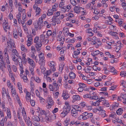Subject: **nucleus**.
<instances>
[{"mask_svg":"<svg viewBox=\"0 0 126 126\" xmlns=\"http://www.w3.org/2000/svg\"><path fill=\"white\" fill-rule=\"evenodd\" d=\"M97 110L99 111H101L102 113H104L105 112V111L102 108L99 106H98V108L97 109Z\"/></svg>","mask_w":126,"mask_h":126,"instance_id":"obj_38","label":"nucleus"},{"mask_svg":"<svg viewBox=\"0 0 126 126\" xmlns=\"http://www.w3.org/2000/svg\"><path fill=\"white\" fill-rule=\"evenodd\" d=\"M5 21V22H4L2 24V26L5 32H7L6 29H10V26L8 25V22H6V20Z\"/></svg>","mask_w":126,"mask_h":126,"instance_id":"obj_5","label":"nucleus"},{"mask_svg":"<svg viewBox=\"0 0 126 126\" xmlns=\"http://www.w3.org/2000/svg\"><path fill=\"white\" fill-rule=\"evenodd\" d=\"M30 85L31 86V88H32V89L33 90V88L34 87V84L31 81L30 82Z\"/></svg>","mask_w":126,"mask_h":126,"instance_id":"obj_62","label":"nucleus"},{"mask_svg":"<svg viewBox=\"0 0 126 126\" xmlns=\"http://www.w3.org/2000/svg\"><path fill=\"white\" fill-rule=\"evenodd\" d=\"M119 106L118 103H114L113 105H111L110 106V109L111 110H113L117 108Z\"/></svg>","mask_w":126,"mask_h":126,"instance_id":"obj_11","label":"nucleus"},{"mask_svg":"<svg viewBox=\"0 0 126 126\" xmlns=\"http://www.w3.org/2000/svg\"><path fill=\"white\" fill-rule=\"evenodd\" d=\"M44 66H40V68L41 69V72L42 73H44L45 71L46 70V68L44 67Z\"/></svg>","mask_w":126,"mask_h":126,"instance_id":"obj_49","label":"nucleus"},{"mask_svg":"<svg viewBox=\"0 0 126 126\" xmlns=\"http://www.w3.org/2000/svg\"><path fill=\"white\" fill-rule=\"evenodd\" d=\"M3 14L1 13V15L0 16V24H1L3 22Z\"/></svg>","mask_w":126,"mask_h":126,"instance_id":"obj_53","label":"nucleus"},{"mask_svg":"<svg viewBox=\"0 0 126 126\" xmlns=\"http://www.w3.org/2000/svg\"><path fill=\"white\" fill-rule=\"evenodd\" d=\"M52 22L55 23V25L56 23L57 24H59L61 23V21L59 17H57V16H53L52 19Z\"/></svg>","mask_w":126,"mask_h":126,"instance_id":"obj_6","label":"nucleus"},{"mask_svg":"<svg viewBox=\"0 0 126 126\" xmlns=\"http://www.w3.org/2000/svg\"><path fill=\"white\" fill-rule=\"evenodd\" d=\"M19 123L21 126H25V124L22 119L19 120Z\"/></svg>","mask_w":126,"mask_h":126,"instance_id":"obj_64","label":"nucleus"},{"mask_svg":"<svg viewBox=\"0 0 126 126\" xmlns=\"http://www.w3.org/2000/svg\"><path fill=\"white\" fill-rule=\"evenodd\" d=\"M63 108L69 111L71 109L70 106L69 105L68 103H66L65 105L64 106Z\"/></svg>","mask_w":126,"mask_h":126,"instance_id":"obj_22","label":"nucleus"},{"mask_svg":"<svg viewBox=\"0 0 126 126\" xmlns=\"http://www.w3.org/2000/svg\"><path fill=\"white\" fill-rule=\"evenodd\" d=\"M74 108H75V109H76L77 112H81V109L77 105H75L74 106Z\"/></svg>","mask_w":126,"mask_h":126,"instance_id":"obj_39","label":"nucleus"},{"mask_svg":"<svg viewBox=\"0 0 126 126\" xmlns=\"http://www.w3.org/2000/svg\"><path fill=\"white\" fill-rule=\"evenodd\" d=\"M71 115L75 118H76L78 116V112L76 109L74 108L71 110Z\"/></svg>","mask_w":126,"mask_h":126,"instance_id":"obj_7","label":"nucleus"},{"mask_svg":"<svg viewBox=\"0 0 126 126\" xmlns=\"http://www.w3.org/2000/svg\"><path fill=\"white\" fill-rule=\"evenodd\" d=\"M51 73V71L50 70L47 71L45 73V75L47 77V76H49Z\"/></svg>","mask_w":126,"mask_h":126,"instance_id":"obj_34","label":"nucleus"},{"mask_svg":"<svg viewBox=\"0 0 126 126\" xmlns=\"http://www.w3.org/2000/svg\"><path fill=\"white\" fill-rule=\"evenodd\" d=\"M82 9L83 10H84V8L80 7L79 6H75L74 7V12L76 13L79 14L80 12V10Z\"/></svg>","mask_w":126,"mask_h":126,"instance_id":"obj_8","label":"nucleus"},{"mask_svg":"<svg viewBox=\"0 0 126 126\" xmlns=\"http://www.w3.org/2000/svg\"><path fill=\"white\" fill-rule=\"evenodd\" d=\"M63 65H61L59 66V70L60 72H62L63 68Z\"/></svg>","mask_w":126,"mask_h":126,"instance_id":"obj_59","label":"nucleus"},{"mask_svg":"<svg viewBox=\"0 0 126 126\" xmlns=\"http://www.w3.org/2000/svg\"><path fill=\"white\" fill-rule=\"evenodd\" d=\"M17 87L18 89L19 90V92L20 93H23L22 91V86L21 85V83L20 82H18L17 84Z\"/></svg>","mask_w":126,"mask_h":126,"instance_id":"obj_21","label":"nucleus"},{"mask_svg":"<svg viewBox=\"0 0 126 126\" xmlns=\"http://www.w3.org/2000/svg\"><path fill=\"white\" fill-rule=\"evenodd\" d=\"M98 98V97L97 96L93 95L92 96H91L90 98V99L93 100L94 99L95 100H97Z\"/></svg>","mask_w":126,"mask_h":126,"instance_id":"obj_48","label":"nucleus"},{"mask_svg":"<svg viewBox=\"0 0 126 126\" xmlns=\"http://www.w3.org/2000/svg\"><path fill=\"white\" fill-rule=\"evenodd\" d=\"M24 120L28 126H32V122L29 120L24 119Z\"/></svg>","mask_w":126,"mask_h":126,"instance_id":"obj_20","label":"nucleus"},{"mask_svg":"<svg viewBox=\"0 0 126 126\" xmlns=\"http://www.w3.org/2000/svg\"><path fill=\"white\" fill-rule=\"evenodd\" d=\"M22 16V19L23 20V22H25L26 21L25 20L26 17V14L25 13H23Z\"/></svg>","mask_w":126,"mask_h":126,"instance_id":"obj_55","label":"nucleus"},{"mask_svg":"<svg viewBox=\"0 0 126 126\" xmlns=\"http://www.w3.org/2000/svg\"><path fill=\"white\" fill-rule=\"evenodd\" d=\"M15 55L12 53H11V56L12 60L14 62H17V63L18 64V59L17 58H16V57Z\"/></svg>","mask_w":126,"mask_h":126,"instance_id":"obj_13","label":"nucleus"},{"mask_svg":"<svg viewBox=\"0 0 126 126\" xmlns=\"http://www.w3.org/2000/svg\"><path fill=\"white\" fill-rule=\"evenodd\" d=\"M69 121L68 119V120L66 119L63 122V124L65 126H66L68 125L69 123Z\"/></svg>","mask_w":126,"mask_h":126,"instance_id":"obj_54","label":"nucleus"},{"mask_svg":"<svg viewBox=\"0 0 126 126\" xmlns=\"http://www.w3.org/2000/svg\"><path fill=\"white\" fill-rule=\"evenodd\" d=\"M17 30L19 35L20 36V37H22V30L21 28L20 27L18 28Z\"/></svg>","mask_w":126,"mask_h":126,"instance_id":"obj_37","label":"nucleus"},{"mask_svg":"<svg viewBox=\"0 0 126 126\" xmlns=\"http://www.w3.org/2000/svg\"><path fill=\"white\" fill-rule=\"evenodd\" d=\"M55 63L54 61H51L50 63L49 64V66L51 67L55 66Z\"/></svg>","mask_w":126,"mask_h":126,"instance_id":"obj_58","label":"nucleus"},{"mask_svg":"<svg viewBox=\"0 0 126 126\" xmlns=\"http://www.w3.org/2000/svg\"><path fill=\"white\" fill-rule=\"evenodd\" d=\"M11 51L12 52L13 54V53L14 54V55H17V54H18L17 53V52L16 50V49H13Z\"/></svg>","mask_w":126,"mask_h":126,"instance_id":"obj_42","label":"nucleus"},{"mask_svg":"<svg viewBox=\"0 0 126 126\" xmlns=\"http://www.w3.org/2000/svg\"><path fill=\"white\" fill-rule=\"evenodd\" d=\"M123 110L121 108L119 109L116 111L117 114L119 115H120L122 113Z\"/></svg>","mask_w":126,"mask_h":126,"instance_id":"obj_29","label":"nucleus"},{"mask_svg":"<svg viewBox=\"0 0 126 126\" xmlns=\"http://www.w3.org/2000/svg\"><path fill=\"white\" fill-rule=\"evenodd\" d=\"M126 94H122L121 95V97L123 99H124V101H126Z\"/></svg>","mask_w":126,"mask_h":126,"instance_id":"obj_56","label":"nucleus"},{"mask_svg":"<svg viewBox=\"0 0 126 126\" xmlns=\"http://www.w3.org/2000/svg\"><path fill=\"white\" fill-rule=\"evenodd\" d=\"M51 35L53 38L54 39L56 36V30H54L52 32L51 30H48L47 31V36L49 37Z\"/></svg>","mask_w":126,"mask_h":126,"instance_id":"obj_2","label":"nucleus"},{"mask_svg":"<svg viewBox=\"0 0 126 126\" xmlns=\"http://www.w3.org/2000/svg\"><path fill=\"white\" fill-rule=\"evenodd\" d=\"M9 72V75L10 77H11L12 80L13 82L15 81V79L14 76V75L12 73V71L10 72Z\"/></svg>","mask_w":126,"mask_h":126,"instance_id":"obj_26","label":"nucleus"},{"mask_svg":"<svg viewBox=\"0 0 126 126\" xmlns=\"http://www.w3.org/2000/svg\"><path fill=\"white\" fill-rule=\"evenodd\" d=\"M80 53V51H74L73 56L74 58H77L78 56V55Z\"/></svg>","mask_w":126,"mask_h":126,"instance_id":"obj_15","label":"nucleus"},{"mask_svg":"<svg viewBox=\"0 0 126 126\" xmlns=\"http://www.w3.org/2000/svg\"><path fill=\"white\" fill-rule=\"evenodd\" d=\"M47 100L48 105L51 106L53 105L54 102L51 98L48 97Z\"/></svg>","mask_w":126,"mask_h":126,"instance_id":"obj_10","label":"nucleus"},{"mask_svg":"<svg viewBox=\"0 0 126 126\" xmlns=\"http://www.w3.org/2000/svg\"><path fill=\"white\" fill-rule=\"evenodd\" d=\"M70 2L71 4L74 6H75L77 5V2L75 0H70Z\"/></svg>","mask_w":126,"mask_h":126,"instance_id":"obj_41","label":"nucleus"},{"mask_svg":"<svg viewBox=\"0 0 126 126\" xmlns=\"http://www.w3.org/2000/svg\"><path fill=\"white\" fill-rule=\"evenodd\" d=\"M17 117L18 119H19V120H22V118L20 116V113L19 111H18L17 112Z\"/></svg>","mask_w":126,"mask_h":126,"instance_id":"obj_57","label":"nucleus"},{"mask_svg":"<svg viewBox=\"0 0 126 126\" xmlns=\"http://www.w3.org/2000/svg\"><path fill=\"white\" fill-rule=\"evenodd\" d=\"M38 56L39 58V59H42V60H43L45 58L44 54L42 52L39 54Z\"/></svg>","mask_w":126,"mask_h":126,"instance_id":"obj_28","label":"nucleus"},{"mask_svg":"<svg viewBox=\"0 0 126 126\" xmlns=\"http://www.w3.org/2000/svg\"><path fill=\"white\" fill-rule=\"evenodd\" d=\"M26 55L25 53H24L22 55V58L21 61L24 64L26 63L27 61V59L26 58Z\"/></svg>","mask_w":126,"mask_h":126,"instance_id":"obj_14","label":"nucleus"},{"mask_svg":"<svg viewBox=\"0 0 126 126\" xmlns=\"http://www.w3.org/2000/svg\"><path fill=\"white\" fill-rule=\"evenodd\" d=\"M43 19L42 18L40 17L38 20V22L41 24V23H42L43 22Z\"/></svg>","mask_w":126,"mask_h":126,"instance_id":"obj_63","label":"nucleus"},{"mask_svg":"<svg viewBox=\"0 0 126 126\" xmlns=\"http://www.w3.org/2000/svg\"><path fill=\"white\" fill-rule=\"evenodd\" d=\"M21 2L22 4H25V3H29L30 2L29 0H23V1H21Z\"/></svg>","mask_w":126,"mask_h":126,"instance_id":"obj_60","label":"nucleus"},{"mask_svg":"<svg viewBox=\"0 0 126 126\" xmlns=\"http://www.w3.org/2000/svg\"><path fill=\"white\" fill-rule=\"evenodd\" d=\"M79 87L81 88H82L83 89L86 87V85L83 83H79Z\"/></svg>","mask_w":126,"mask_h":126,"instance_id":"obj_44","label":"nucleus"},{"mask_svg":"<svg viewBox=\"0 0 126 126\" xmlns=\"http://www.w3.org/2000/svg\"><path fill=\"white\" fill-rule=\"evenodd\" d=\"M27 60L28 63L31 66L35 67V63L32 59L29 57L27 58Z\"/></svg>","mask_w":126,"mask_h":126,"instance_id":"obj_9","label":"nucleus"},{"mask_svg":"<svg viewBox=\"0 0 126 126\" xmlns=\"http://www.w3.org/2000/svg\"><path fill=\"white\" fill-rule=\"evenodd\" d=\"M42 0H35V4H40L42 2Z\"/></svg>","mask_w":126,"mask_h":126,"instance_id":"obj_52","label":"nucleus"},{"mask_svg":"<svg viewBox=\"0 0 126 126\" xmlns=\"http://www.w3.org/2000/svg\"><path fill=\"white\" fill-rule=\"evenodd\" d=\"M99 104V103L98 101H97L95 102H92V103L91 105L92 106H97Z\"/></svg>","mask_w":126,"mask_h":126,"instance_id":"obj_46","label":"nucleus"},{"mask_svg":"<svg viewBox=\"0 0 126 126\" xmlns=\"http://www.w3.org/2000/svg\"><path fill=\"white\" fill-rule=\"evenodd\" d=\"M21 50L25 52H27V49L24 47V46L23 45H22L21 47Z\"/></svg>","mask_w":126,"mask_h":126,"instance_id":"obj_35","label":"nucleus"},{"mask_svg":"<svg viewBox=\"0 0 126 126\" xmlns=\"http://www.w3.org/2000/svg\"><path fill=\"white\" fill-rule=\"evenodd\" d=\"M39 121H34L33 122V124L35 125V126H43L41 124L39 123Z\"/></svg>","mask_w":126,"mask_h":126,"instance_id":"obj_24","label":"nucleus"},{"mask_svg":"<svg viewBox=\"0 0 126 126\" xmlns=\"http://www.w3.org/2000/svg\"><path fill=\"white\" fill-rule=\"evenodd\" d=\"M35 67H33L32 66H29V69L30 71L31 72V74L33 76L34 75V72H33L34 70L33 68Z\"/></svg>","mask_w":126,"mask_h":126,"instance_id":"obj_25","label":"nucleus"},{"mask_svg":"<svg viewBox=\"0 0 126 126\" xmlns=\"http://www.w3.org/2000/svg\"><path fill=\"white\" fill-rule=\"evenodd\" d=\"M1 93L2 94V96L4 97L5 96V94H7V93H6V90L4 88H2Z\"/></svg>","mask_w":126,"mask_h":126,"instance_id":"obj_30","label":"nucleus"},{"mask_svg":"<svg viewBox=\"0 0 126 126\" xmlns=\"http://www.w3.org/2000/svg\"><path fill=\"white\" fill-rule=\"evenodd\" d=\"M41 24L38 22H35L34 24V26L35 28H37L40 26Z\"/></svg>","mask_w":126,"mask_h":126,"instance_id":"obj_43","label":"nucleus"},{"mask_svg":"<svg viewBox=\"0 0 126 126\" xmlns=\"http://www.w3.org/2000/svg\"><path fill=\"white\" fill-rule=\"evenodd\" d=\"M11 92L12 95L13 96H14L16 93V90L15 89H14L13 88V87L11 86Z\"/></svg>","mask_w":126,"mask_h":126,"instance_id":"obj_36","label":"nucleus"},{"mask_svg":"<svg viewBox=\"0 0 126 126\" xmlns=\"http://www.w3.org/2000/svg\"><path fill=\"white\" fill-rule=\"evenodd\" d=\"M58 88L59 87L58 84H49V89H50V91H56Z\"/></svg>","mask_w":126,"mask_h":126,"instance_id":"obj_4","label":"nucleus"},{"mask_svg":"<svg viewBox=\"0 0 126 126\" xmlns=\"http://www.w3.org/2000/svg\"><path fill=\"white\" fill-rule=\"evenodd\" d=\"M110 117H111L112 118H114L116 117L117 115L115 112H112L110 114Z\"/></svg>","mask_w":126,"mask_h":126,"instance_id":"obj_51","label":"nucleus"},{"mask_svg":"<svg viewBox=\"0 0 126 126\" xmlns=\"http://www.w3.org/2000/svg\"><path fill=\"white\" fill-rule=\"evenodd\" d=\"M20 67V70L21 73L22 74L24 72V71L23 70V65L22 63L21 64H19Z\"/></svg>","mask_w":126,"mask_h":126,"instance_id":"obj_40","label":"nucleus"},{"mask_svg":"<svg viewBox=\"0 0 126 126\" xmlns=\"http://www.w3.org/2000/svg\"><path fill=\"white\" fill-rule=\"evenodd\" d=\"M69 76L70 79H74L75 78L76 75L73 72H70L69 73Z\"/></svg>","mask_w":126,"mask_h":126,"instance_id":"obj_19","label":"nucleus"},{"mask_svg":"<svg viewBox=\"0 0 126 126\" xmlns=\"http://www.w3.org/2000/svg\"><path fill=\"white\" fill-rule=\"evenodd\" d=\"M63 32L64 35L66 33H68L69 32L68 29L67 28L64 27L63 30Z\"/></svg>","mask_w":126,"mask_h":126,"instance_id":"obj_33","label":"nucleus"},{"mask_svg":"<svg viewBox=\"0 0 126 126\" xmlns=\"http://www.w3.org/2000/svg\"><path fill=\"white\" fill-rule=\"evenodd\" d=\"M34 42L36 43L35 46L36 50L39 51L41 49V47L42 45V43L41 41L39 40L38 37L36 36L35 37L34 40Z\"/></svg>","mask_w":126,"mask_h":126,"instance_id":"obj_1","label":"nucleus"},{"mask_svg":"<svg viewBox=\"0 0 126 126\" xmlns=\"http://www.w3.org/2000/svg\"><path fill=\"white\" fill-rule=\"evenodd\" d=\"M41 11V10L39 7H37L35 11L36 13L35 16H39L40 14V12Z\"/></svg>","mask_w":126,"mask_h":126,"instance_id":"obj_17","label":"nucleus"},{"mask_svg":"<svg viewBox=\"0 0 126 126\" xmlns=\"http://www.w3.org/2000/svg\"><path fill=\"white\" fill-rule=\"evenodd\" d=\"M109 34L112 36H115L117 34V33L116 32H114L111 31L109 32Z\"/></svg>","mask_w":126,"mask_h":126,"instance_id":"obj_50","label":"nucleus"},{"mask_svg":"<svg viewBox=\"0 0 126 126\" xmlns=\"http://www.w3.org/2000/svg\"><path fill=\"white\" fill-rule=\"evenodd\" d=\"M6 68V64L4 61L3 60H0V69L3 73H4Z\"/></svg>","mask_w":126,"mask_h":126,"instance_id":"obj_3","label":"nucleus"},{"mask_svg":"<svg viewBox=\"0 0 126 126\" xmlns=\"http://www.w3.org/2000/svg\"><path fill=\"white\" fill-rule=\"evenodd\" d=\"M45 35H44V34H41L40 35V41H42V42L43 41V40H44V38L46 37V38H47V37L46 36V37H45Z\"/></svg>","mask_w":126,"mask_h":126,"instance_id":"obj_31","label":"nucleus"},{"mask_svg":"<svg viewBox=\"0 0 126 126\" xmlns=\"http://www.w3.org/2000/svg\"><path fill=\"white\" fill-rule=\"evenodd\" d=\"M33 78L35 81L37 83H39L40 82L41 79L38 77L36 76Z\"/></svg>","mask_w":126,"mask_h":126,"instance_id":"obj_32","label":"nucleus"},{"mask_svg":"<svg viewBox=\"0 0 126 126\" xmlns=\"http://www.w3.org/2000/svg\"><path fill=\"white\" fill-rule=\"evenodd\" d=\"M72 102H74L77 100H79L80 99V97L78 95H74L73 96Z\"/></svg>","mask_w":126,"mask_h":126,"instance_id":"obj_12","label":"nucleus"},{"mask_svg":"<svg viewBox=\"0 0 126 126\" xmlns=\"http://www.w3.org/2000/svg\"><path fill=\"white\" fill-rule=\"evenodd\" d=\"M7 114L8 117L10 119H11V113L10 110L8 109L7 110Z\"/></svg>","mask_w":126,"mask_h":126,"instance_id":"obj_27","label":"nucleus"},{"mask_svg":"<svg viewBox=\"0 0 126 126\" xmlns=\"http://www.w3.org/2000/svg\"><path fill=\"white\" fill-rule=\"evenodd\" d=\"M56 10H53V9H50L48 10L47 15V16H50L52 15L54 12L56 11Z\"/></svg>","mask_w":126,"mask_h":126,"instance_id":"obj_16","label":"nucleus"},{"mask_svg":"<svg viewBox=\"0 0 126 126\" xmlns=\"http://www.w3.org/2000/svg\"><path fill=\"white\" fill-rule=\"evenodd\" d=\"M91 97V95L89 94H86L84 95L83 96V98L85 99H87V98H89L90 99V98Z\"/></svg>","mask_w":126,"mask_h":126,"instance_id":"obj_45","label":"nucleus"},{"mask_svg":"<svg viewBox=\"0 0 126 126\" xmlns=\"http://www.w3.org/2000/svg\"><path fill=\"white\" fill-rule=\"evenodd\" d=\"M120 75L122 77H126V71H123L121 72Z\"/></svg>","mask_w":126,"mask_h":126,"instance_id":"obj_47","label":"nucleus"},{"mask_svg":"<svg viewBox=\"0 0 126 126\" xmlns=\"http://www.w3.org/2000/svg\"><path fill=\"white\" fill-rule=\"evenodd\" d=\"M32 122H34V121H40V119L38 116L34 115L32 117Z\"/></svg>","mask_w":126,"mask_h":126,"instance_id":"obj_18","label":"nucleus"},{"mask_svg":"<svg viewBox=\"0 0 126 126\" xmlns=\"http://www.w3.org/2000/svg\"><path fill=\"white\" fill-rule=\"evenodd\" d=\"M126 83V82L123 80H122L121 82V85H122L124 88H126V87L125 86Z\"/></svg>","mask_w":126,"mask_h":126,"instance_id":"obj_61","label":"nucleus"},{"mask_svg":"<svg viewBox=\"0 0 126 126\" xmlns=\"http://www.w3.org/2000/svg\"><path fill=\"white\" fill-rule=\"evenodd\" d=\"M22 114L23 116L24 119H26V118L27 117V116L26 112L24 108H23L22 110Z\"/></svg>","mask_w":126,"mask_h":126,"instance_id":"obj_23","label":"nucleus"}]
</instances>
